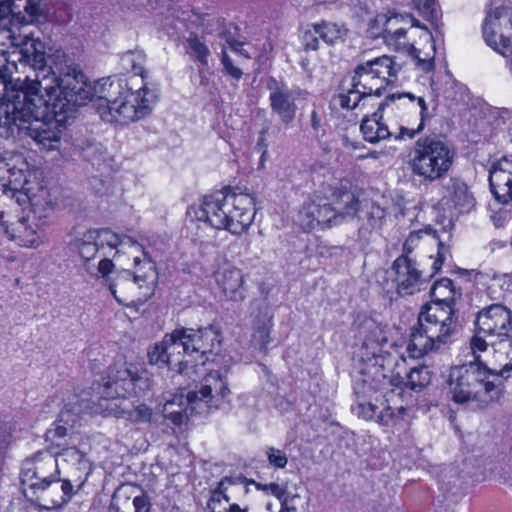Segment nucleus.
<instances>
[{
	"label": "nucleus",
	"mask_w": 512,
	"mask_h": 512,
	"mask_svg": "<svg viewBox=\"0 0 512 512\" xmlns=\"http://www.w3.org/2000/svg\"><path fill=\"white\" fill-rule=\"evenodd\" d=\"M233 208L230 209L226 230L233 235L243 234L252 224L255 216L254 197L247 193L233 194Z\"/></svg>",
	"instance_id": "nucleus-20"
},
{
	"label": "nucleus",
	"mask_w": 512,
	"mask_h": 512,
	"mask_svg": "<svg viewBox=\"0 0 512 512\" xmlns=\"http://www.w3.org/2000/svg\"><path fill=\"white\" fill-rule=\"evenodd\" d=\"M88 240H97V243L102 249L104 246H108L113 249L120 243L119 236L109 229H90L88 230Z\"/></svg>",
	"instance_id": "nucleus-41"
},
{
	"label": "nucleus",
	"mask_w": 512,
	"mask_h": 512,
	"mask_svg": "<svg viewBox=\"0 0 512 512\" xmlns=\"http://www.w3.org/2000/svg\"><path fill=\"white\" fill-rule=\"evenodd\" d=\"M0 166V169L3 168L5 172L15 176L14 179H9L8 182L0 177V195L14 199L19 206H25L29 202V196L25 188L27 183L25 176L20 171L17 173L11 172L10 169L6 168L7 164H4L3 159H0Z\"/></svg>",
	"instance_id": "nucleus-23"
},
{
	"label": "nucleus",
	"mask_w": 512,
	"mask_h": 512,
	"mask_svg": "<svg viewBox=\"0 0 512 512\" xmlns=\"http://www.w3.org/2000/svg\"><path fill=\"white\" fill-rule=\"evenodd\" d=\"M263 490L269 491L273 496L279 499L280 502L287 499H293L296 495L291 496V494L287 491V487L280 486L277 483H270L262 486Z\"/></svg>",
	"instance_id": "nucleus-50"
},
{
	"label": "nucleus",
	"mask_w": 512,
	"mask_h": 512,
	"mask_svg": "<svg viewBox=\"0 0 512 512\" xmlns=\"http://www.w3.org/2000/svg\"><path fill=\"white\" fill-rule=\"evenodd\" d=\"M219 37L225 41L230 49H236V46H243L244 42L237 40L230 30H223L219 33Z\"/></svg>",
	"instance_id": "nucleus-57"
},
{
	"label": "nucleus",
	"mask_w": 512,
	"mask_h": 512,
	"mask_svg": "<svg viewBox=\"0 0 512 512\" xmlns=\"http://www.w3.org/2000/svg\"><path fill=\"white\" fill-rule=\"evenodd\" d=\"M365 63L368 65L367 69L372 73V78L381 79L386 84H389V78L395 77L401 69V66L392 57L386 55Z\"/></svg>",
	"instance_id": "nucleus-27"
},
{
	"label": "nucleus",
	"mask_w": 512,
	"mask_h": 512,
	"mask_svg": "<svg viewBox=\"0 0 512 512\" xmlns=\"http://www.w3.org/2000/svg\"><path fill=\"white\" fill-rule=\"evenodd\" d=\"M385 382H386V376L384 374H381L380 377H378L377 379H373L371 382H369L368 379H363V383L368 384L369 387H371L373 389L379 388L380 386L384 385Z\"/></svg>",
	"instance_id": "nucleus-63"
},
{
	"label": "nucleus",
	"mask_w": 512,
	"mask_h": 512,
	"mask_svg": "<svg viewBox=\"0 0 512 512\" xmlns=\"http://www.w3.org/2000/svg\"><path fill=\"white\" fill-rule=\"evenodd\" d=\"M158 99V90L149 88L146 82L137 90H126L125 96L110 110H101L102 120L121 125L138 121L152 111L153 105Z\"/></svg>",
	"instance_id": "nucleus-10"
},
{
	"label": "nucleus",
	"mask_w": 512,
	"mask_h": 512,
	"mask_svg": "<svg viewBox=\"0 0 512 512\" xmlns=\"http://www.w3.org/2000/svg\"><path fill=\"white\" fill-rule=\"evenodd\" d=\"M490 190L500 203L512 201V156H503L489 172Z\"/></svg>",
	"instance_id": "nucleus-21"
},
{
	"label": "nucleus",
	"mask_w": 512,
	"mask_h": 512,
	"mask_svg": "<svg viewBox=\"0 0 512 512\" xmlns=\"http://www.w3.org/2000/svg\"><path fill=\"white\" fill-rule=\"evenodd\" d=\"M426 232L432 233L433 238L438 240V252H437V259L433 262L432 268L434 270V273H437L440 269L442 264L445 262V260L450 257V249L449 246L446 245L438 236L437 231L432 230L431 228L427 229Z\"/></svg>",
	"instance_id": "nucleus-44"
},
{
	"label": "nucleus",
	"mask_w": 512,
	"mask_h": 512,
	"mask_svg": "<svg viewBox=\"0 0 512 512\" xmlns=\"http://www.w3.org/2000/svg\"><path fill=\"white\" fill-rule=\"evenodd\" d=\"M271 319L268 308L264 307V312L260 313L253 322V341L259 345L261 351H265L270 342Z\"/></svg>",
	"instance_id": "nucleus-30"
},
{
	"label": "nucleus",
	"mask_w": 512,
	"mask_h": 512,
	"mask_svg": "<svg viewBox=\"0 0 512 512\" xmlns=\"http://www.w3.org/2000/svg\"><path fill=\"white\" fill-rule=\"evenodd\" d=\"M316 34L317 33H315V30L314 31L307 30V31L303 32L302 44H303L305 50L315 51L318 49L319 41H318V38L316 37Z\"/></svg>",
	"instance_id": "nucleus-52"
},
{
	"label": "nucleus",
	"mask_w": 512,
	"mask_h": 512,
	"mask_svg": "<svg viewBox=\"0 0 512 512\" xmlns=\"http://www.w3.org/2000/svg\"><path fill=\"white\" fill-rule=\"evenodd\" d=\"M81 406L77 403H67L58 416L59 423H63L70 430L76 429L80 426L81 421Z\"/></svg>",
	"instance_id": "nucleus-39"
},
{
	"label": "nucleus",
	"mask_w": 512,
	"mask_h": 512,
	"mask_svg": "<svg viewBox=\"0 0 512 512\" xmlns=\"http://www.w3.org/2000/svg\"><path fill=\"white\" fill-rule=\"evenodd\" d=\"M152 409L145 404H140L129 412V418L135 423H147L151 421Z\"/></svg>",
	"instance_id": "nucleus-47"
},
{
	"label": "nucleus",
	"mask_w": 512,
	"mask_h": 512,
	"mask_svg": "<svg viewBox=\"0 0 512 512\" xmlns=\"http://www.w3.org/2000/svg\"><path fill=\"white\" fill-rule=\"evenodd\" d=\"M424 128V123L421 122L416 129H409L406 127H400L399 133L395 135L396 140H403L406 137L409 139L414 138Z\"/></svg>",
	"instance_id": "nucleus-56"
},
{
	"label": "nucleus",
	"mask_w": 512,
	"mask_h": 512,
	"mask_svg": "<svg viewBox=\"0 0 512 512\" xmlns=\"http://www.w3.org/2000/svg\"><path fill=\"white\" fill-rule=\"evenodd\" d=\"M223 497L224 494L217 496L215 492H211V497L207 504L211 512H221L223 510V508H221Z\"/></svg>",
	"instance_id": "nucleus-59"
},
{
	"label": "nucleus",
	"mask_w": 512,
	"mask_h": 512,
	"mask_svg": "<svg viewBox=\"0 0 512 512\" xmlns=\"http://www.w3.org/2000/svg\"><path fill=\"white\" fill-rule=\"evenodd\" d=\"M216 282L221 287L225 296L232 301H242L245 298L243 293V274L235 267H225L216 274Z\"/></svg>",
	"instance_id": "nucleus-22"
},
{
	"label": "nucleus",
	"mask_w": 512,
	"mask_h": 512,
	"mask_svg": "<svg viewBox=\"0 0 512 512\" xmlns=\"http://www.w3.org/2000/svg\"><path fill=\"white\" fill-rule=\"evenodd\" d=\"M3 217H4V213L1 212L0 213V228L3 230V232L7 235V237L10 240H12V241L18 240V243L23 246H34V245L38 244L37 239L34 236L35 231L32 228L27 227L26 221L24 218L20 219L17 222V227L14 228L13 231L11 232L9 230L8 225H6L4 223V221L2 220Z\"/></svg>",
	"instance_id": "nucleus-28"
},
{
	"label": "nucleus",
	"mask_w": 512,
	"mask_h": 512,
	"mask_svg": "<svg viewBox=\"0 0 512 512\" xmlns=\"http://www.w3.org/2000/svg\"><path fill=\"white\" fill-rule=\"evenodd\" d=\"M377 134H379V136H377V142L388 139L392 136V133L384 123H379V130L377 131Z\"/></svg>",
	"instance_id": "nucleus-62"
},
{
	"label": "nucleus",
	"mask_w": 512,
	"mask_h": 512,
	"mask_svg": "<svg viewBox=\"0 0 512 512\" xmlns=\"http://www.w3.org/2000/svg\"><path fill=\"white\" fill-rule=\"evenodd\" d=\"M475 327L476 333L470 341L472 353L486 351L485 337H489L504 371H512V311L500 303L484 307L476 314Z\"/></svg>",
	"instance_id": "nucleus-6"
},
{
	"label": "nucleus",
	"mask_w": 512,
	"mask_h": 512,
	"mask_svg": "<svg viewBox=\"0 0 512 512\" xmlns=\"http://www.w3.org/2000/svg\"><path fill=\"white\" fill-rule=\"evenodd\" d=\"M220 61L223 66V71L226 75L230 76L235 81H239L242 78V69L234 65L233 60L230 58L225 48H222L221 50Z\"/></svg>",
	"instance_id": "nucleus-45"
},
{
	"label": "nucleus",
	"mask_w": 512,
	"mask_h": 512,
	"mask_svg": "<svg viewBox=\"0 0 512 512\" xmlns=\"http://www.w3.org/2000/svg\"><path fill=\"white\" fill-rule=\"evenodd\" d=\"M311 127L314 131H318L321 126V118L318 115L317 111L313 110L311 113V119H310Z\"/></svg>",
	"instance_id": "nucleus-64"
},
{
	"label": "nucleus",
	"mask_w": 512,
	"mask_h": 512,
	"mask_svg": "<svg viewBox=\"0 0 512 512\" xmlns=\"http://www.w3.org/2000/svg\"><path fill=\"white\" fill-rule=\"evenodd\" d=\"M430 381L431 372L426 365L413 367L407 375V386L414 391H421Z\"/></svg>",
	"instance_id": "nucleus-38"
},
{
	"label": "nucleus",
	"mask_w": 512,
	"mask_h": 512,
	"mask_svg": "<svg viewBox=\"0 0 512 512\" xmlns=\"http://www.w3.org/2000/svg\"><path fill=\"white\" fill-rule=\"evenodd\" d=\"M148 387V378L139 374L135 366L115 365L109 369L108 379L103 383L101 395L107 399L126 397L137 395Z\"/></svg>",
	"instance_id": "nucleus-13"
},
{
	"label": "nucleus",
	"mask_w": 512,
	"mask_h": 512,
	"mask_svg": "<svg viewBox=\"0 0 512 512\" xmlns=\"http://www.w3.org/2000/svg\"><path fill=\"white\" fill-rule=\"evenodd\" d=\"M269 90V102L272 112L280 118L282 124L288 126L291 124L297 112L295 96L288 86L270 77L267 82Z\"/></svg>",
	"instance_id": "nucleus-18"
},
{
	"label": "nucleus",
	"mask_w": 512,
	"mask_h": 512,
	"mask_svg": "<svg viewBox=\"0 0 512 512\" xmlns=\"http://www.w3.org/2000/svg\"><path fill=\"white\" fill-rule=\"evenodd\" d=\"M126 90H131L128 87L127 80L121 77H114L113 80H111V87L109 95L106 97L105 104L100 103L97 107L98 113L100 114V108L101 110H110V106H115L119 103L125 96Z\"/></svg>",
	"instance_id": "nucleus-35"
},
{
	"label": "nucleus",
	"mask_w": 512,
	"mask_h": 512,
	"mask_svg": "<svg viewBox=\"0 0 512 512\" xmlns=\"http://www.w3.org/2000/svg\"><path fill=\"white\" fill-rule=\"evenodd\" d=\"M12 15L16 18L15 11L12 9L10 0H0V17Z\"/></svg>",
	"instance_id": "nucleus-61"
},
{
	"label": "nucleus",
	"mask_w": 512,
	"mask_h": 512,
	"mask_svg": "<svg viewBox=\"0 0 512 512\" xmlns=\"http://www.w3.org/2000/svg\"><path fill=\"white\" fill-rule=\"evenodd\" d=\"M360 129L364 135L365 140L370 143H377V131L379 130V123L376 120H365L363 119L360 125Z\"/></svg>",
	"instance_id": "nucleus-48"
},
{
	"label": "nucleus",
	"mask_w": 512,
	"mask_h": 512,
	"mask_svg": "<svg viewBox=\"0 0 512 512\" xmlns=\"http://www.w3.org/2000/svg\"><path fill=\"white\" fill-rule=\"evenodd\" d=\"M56 456H62L64 461L74 468L75 477L80 480V487L88 479L93 471L92 462L87 454L77 449L75 446L63 447L60 451L55 452Z\"/></svg>",
	"instance_id": "nucleus-24"
},
{
	"label": "nucleus",
	"mask_w": 512,
	"mask_h": 512,
	"mask_svg": "<svg viewBox=\"0 0 512 512\" xmlns=\"http://www.w3.org/2000/svg\"><path fill=\"white\" fill-rule=\"evenodd\" d=\"M146 55L141 49L128 50L120 56V66L123 71L131 72L134 75L141 76L142 80L146 79V71L144 69V62Z\"/></svg>",
	"instance_id": "nucleus-31"
},
{
	"label": "nucleus",
	"mask_w": 512,
	"mask_h": 512,
	"mask_svg": "<svg viewBox=\"0 0 512 512\" xmlns=\"http://www.w3.org/2000/svg\"><path fill=\"white\" fill-rule=\"evenodd\" d=\"M266 454L268 461L272 466L276 468H284L287 465V456L281 450L269 447Z\"/></svg>",
	"instance_id": "nucleus-49"
},
{
	"label": "nucleus",
	"mask_w": 512,
	"mask_h": 512,
	"mask_svg": "<svg viewBox=\"0 0 512 512\" xmlns=\"http://www.w3.org/2000/svg\"><path fill=\"white\" fill-rule=\"evenodd\" d=\"M405 411L403 406L399 407L397 412H395L392 407L386 406L378 414L377 422L382 426H389L393 424L397 418H402Z\"/></svg>",
	"instance_id": "nucleus-46"
},
{
	"label": "nucleus",
	"mask_w": 512,
	"mask_h": 512,
	"mask_svg": "<svg viewBox=\"0 0 512 512\" xmlns=\"http://www.w3.org/2000/svg\"><path fill=\"white\" fill-rule=\"evenodd\" d=\"M69 432H72V430H70L63 423H59V420L57 419L54 422V427L47 430L46 438L51 441H54L56 439H63L65 436L69 435Z\"/></svg>",
	"instance_id": "nucleus-51"
},
{
	"label": "nucleus",
	"mask_w": 512,
	"mask_h": 512,
	"mask_svg": "<svg viewBox=\"0 0 512 512\" xmlns=\"http://www.w3.org/2000/svg\"><path fill=\"white\" fill-rule=\"evenodd\" d=\"M175 405L174 401L167 402L164 406V416L166 419L170 420L174 425L181 426L185 423L191 415L194 413H203V411L199 408L191 412L190 403L186 398V406L185 408H181L179 410H174L173 407Z\"/></svg>",
	"instance_id": "nucleus-37"
},
{
	"label": "nucleus",
	"mask_w": 512,
	"mask_h": 512,
	"mask_svg": "<svg viewBox=\"0 0 512 512\" xmlns=\"http://www.w3.org/2000/svg\"><path fill=\"white\" fill-rule=\"evenodd\" d=\"M149 362L171 371L183 373L189 363L193 362L189 354V345L184 340V331L176 328L166 334L162 341L155 343L148 351Z\"/></svg>",
	"instance_id": "nucleus-11"
},
{
	"label": "nucleus",
	"mask_w": 512,
	"mask_h": 512,
	"mask_svg": "<svg viewBox=\"0 0 512 512\" xmlns=\"http://www.w3.org/2000/svg\"><path fill=\"white\" fill-rule=\"evenodd\" d=\"M499 18H500V11L499 9H496L493 12H489L484 20L483 23V37L488 46H490L493 50L498 52L499 54L506 56L505 50L510 46L511 41L508 37L500 35V46L497 43L495 36H496V29L499 26Z\"/></svg>",
	"instance_id": "nucleus-25"
},
{
	"label": "nucleus",
	"mask_w": 512,
	"mask_h": 512,
	"mask_svg": "<svg viewBox=\"0 0 512 512\" xmlns=\"http://www.w3.org/2000/svg\"><path fill=\"white\" fill-rule=\"evenodd\" d=\"M359 210V200L351 191L338 190L331 200L317 196L305 201L298 212L297 222L306 231L324 230L339 225Z\"/></svg>",
	"instance_id": "nucleus-7"
},
{
	"label": "nucleus",
	"mask_w": 512,
	"mask_h": 512,
	"mask_svg": "<svg viewBox=\"0 0 512 512\" xmlns=\"http://www.w3.org/2000/svg\"><path fill=\"white\" fill-rule=\"evenodd\" d=\"M113 78H103L92 85L87 82L83 72L73 66L66 78L60 80L62 87L51 102L49 124L61 129L62 135L65 122L74 116L78 107L90 101H94L96 107L100 103L105 104Z\"/></svg>",
	"instance_id": "nucleus-5"
},
{
	"label": "nucleus",
	"mask_w": 512,
	"mask_h": 512,
	"mask_svg": "<svg viewBox=\"0 0 512 512\" xmlns=\"http://www.w3.org/2000/svg\"><path fill=\"white\" fill-rule=\"evenodd\" d=\"M181 330L184 331V340L189 345L190 358L195 362L201 360L204 364L209 359L208 354H212L221 345V333L213 325L199 329L181 327Z\"/></svg>",
	"instance_id": "nucleus-16"
},
{
	"label": "nucleus",
	"mask_w": 512,
	"mask_h": 512,
	"mask_svg": "<svg viewBox=\"0 0 512 512\" xmlns=\"http://www.w3.org/2000/svg\"><path fill=\"white\" fill-rule=\"evenodd\" d=\"M11 433L7 428H0V460L4 457L11 444Z\"/></svg>",
	"instance_id": "nucleus-55"
},
{
	"label": "nucleus",
	"mask_w": 512,
	"mask_h": 512,
	"mask_svg": "<svg viewBox=\"0 0 512 512\" xmlns=\"http://www.w3.org/2000/svg\"><path fill=\"white\" fill-rule=\"evenodd\" d=\"M234 191L225 188L211 195H206L200 207L195 211L198 221H203L218 230H226L230 209L233 208L232 201Z\"/></svg>",
	"instance_id": "nucleus-15"
},
{
	"label": "nucleus",
	"mask_w": 512,
	"mask_h": 512,
	"mask_svg": "<svg viewBox=\"0 0 512 512\" xmlns=\"http://www.w3.org/2000/svg\"><path fill=\"white\" fill-rule=\"evenodd\" d=\"M421 231L411 232L408 238L405 240L403 244V254L402 255H410L413 250V245L420 239Z\"/></svg>",
	"instance_id": "nucleus-58"
},
{
	"label": "nucleus",
	"mask_w": 512,
	"mask_h": 512,
	"mask_svg": "<svg viewBox=\"0 0 512 512\" xmlns=\"http://www.w3.org/2000/svg\"><path fill=\"white\" fill-rule=\"evenodd\" d=\"M315 33L327 44L334 45L339 41H343L347 34V29L344 26H339L336 23L322 21L318 24H313Z\"/></svg>",
	"instance_id": "nucleus-34"
},
{
	"label": "nucleus",
	"mask_w": 512,
	"mask_h": 512,
	"mask_svg": "<svg viewBox=\"0 0 512 512\" xmlns=\"http://www.w3.org/2000/svg\"><path fill=\"white\" fill-rule=\"evenodd\" d=\"M417 7L421 15L431 24L438 25L439 11L436 7L435 0H419Z\"/></svg>",
	"instance_id": "nucleus-43"
},
{
	"label": "nucleus",
	"mask_w": 512,
	"mask_h": 512,
	"mask_svg": "<svg viewBox=\"0 0 512 512\" xmlns=\"http://www.w3.org/2000/svg\"><path fill=\"white\" fill-rule=\"evenodd\" d=\"M21 482L34 490H46L51 485L49 477H40L38 467L32 461H26L21 471Z\"/></svg>",
	"instance_id": "nucleus-33"
},
{
	"label": "nucleus",
	"mask_w": 512,
	"mask_h": 512,
	"mask_svg": "<svg viewBox=\"0 0 512 512\" xmlns=\"http://www.w3.org/2000/svg\"><path fill=\"white\" fill-rule=\"evenodd\" d=\"M133 506L135 512H150L151 510L150 499L145 493L134 497Z\"/></svg>",
	"instance_id": "nucleus-53"
},
{
	"label": "nucleus",
	"mask_w": 512,
	"mask_h": 512,
	"mask_svg": "<svg viewBox=\"0 0 512 512\" xmlns=\"http://www.w3.org/2000/svg\"><path fill=\"white\" fill-rule=\"evenodd\" d=\"M391 269L394 272L393 282L401 296L413 295L426 284L417 263L408 255H400L395 259Z\"/></svg>",
	"instance_id": "nucleus-17"
},
{
	"label": "nucleus",
	"mask_w": 512,
	"mask_h": 512,
	"mask_svg": "<svg viewBox=\"0 0 512 512\" xmlns=\"http://www.w3.org/2000/svg\"><path fill=\"white\" fill-rule=\"evenodd\" d=\"M431 305H424L411 329L408 350L421 357L440 348L457 329V316L451 306L455 287L449 278L436 281L430 289Z\"/></svg>",
	"instance_id": "nucleus-2"
},
{
	"label": "nucleus",
	"mask_w": 512,
	"mask_h": 512,
	"mask_svg": "<svg viewBox=\"0 0 512 512\" xmlns=\"http://www.w3.org/2000/svg\"><path fill=\"white\" fill-rule=\"evenodd\" d=\"M449 188L452 189V200L455 206L465 210H469L474 206V198L464 182L458 179H451Z\"/></svg>",
	"instance_id": "nucleus-36"
},
{
	"label": "nucleus",
	"mask_w": 512,
	"mask_h": 512,
	"mask_svg": "<svg viewBox=\"0 0 512 512\" xmlns=\"http://www.w3.org/2000/svg\"><path fill=\"white\" fill-rule=\"evenodd\" d=\"M11 85V80L7 81L5 78H0V108L12 103L7 96ZM2 112L1 110L0 127L6 130L7 138L11 137L18 140L31 138L46 150H54L59 147V131L52 128L44 130L43 127L34 125V114L28 105H25L23 109H13V111L9 109L7 117Z\"/></svg>",
	"instance_id": "nucleus-8"
},
{
	"label": "nucleus",
	"mask_w": 512,
	"mask_h": 512,
	"mask_svg": "<svg viewBox=\"0 0 512 512\" xmlns=\"http://www.w3.org/2000/svg\"><path fill=\"white\" fill-rule=\"evenodd\" d=\"M401 20L407 19L411 22L412 27H420L426 31V40L431 42L430 51L424 54V57L420 56V50H418L413 44L406 41V30L404 28H398L391 32L387 28L385 29L384 39L388 46L392 47L397 51L407 52L412 59L416 60V65L425 72H429L434 68V56H435V40L433 35L428 31L427 27L421 25L420 21L408 14L405 17L400 16Z\"/></svg>",
	"instance_id": "nucleus-14"
},
{
	"label": "nucleus",
	"mask_w": 512,
	"mask_h": 512,
	"mask_svg": "<svg viewBox=\"0 0 512 512\" xmlns=\"http://www.w3.org/2000/svg\"><path fill=\"white\" fill-rule=\"evenodd\" d=\"M16 18L23 23H42L44 14L40 0H10Z\"/></svg>",
	"instance_id": "nucleus-26"
},
{
	"label": "nucleus",
	"mask_w": 512,
	"mask_h": 512,
	"mask_svg": "<svg viewBox=\"0 0 512 512\" xmlns=\"http://www.w3.org/2000/svg\"><path fill=\"white\" fill-rule=\"evenodd\" d=\"M367 68L368 65L366 63L360 64L355 68L354 74L351 77V87L347 89L346 93L342 92L338 96L341 108L353 110L363 98L372 95L374 86L372 82L376 78H372V73Z\"/></svg>",
	"instance_id": "nucleus-19"
},
{
	"label": "nucleus",
	"mask_w": 512,
	"mask_h": 512,
	"mask_svg": "<svg viewBox=\"0 0 512 512\" xmlns=\"http://www.w3.org/2000/svg\"><path fill=\"white\" fill-rule=\"evenodd\" d=\"M44 17L43 22L46 21H55L59 24H64L69 22L72 19V14L70 8L66 4H59L53 6L44 5Z\"/></svg>",
	"instance_id": "nucleus-40"
},
{
	"label": "nucleus",
	"mask_w": 512,
	"mask_h": 512,
	"mask_svg": "<svg viewBox=\"0 0 512 512\" xmlns=\"http://www.w3.org/2000/svg\"><path fill=\"white\" fill-rule=\"evenodd\" d=\"M51 485L47 489L49 494H55L51 499V507L59 508L68 503L74 494L73 485L70 480H60L56 476H49Z\"/></svg>",
	"instance_id": "nucleus-29"
},
{
	"label": "nucleus",
	"mask_w": 512,
	"mask_h": 512,
	"mask_svg": "<svg viewBox=\"0 0 512 512\" xmlns=\"http://www.w3.org/2000/svg\"><path fill=\"white\" fill-rule=\"evenodd\" d=\"M188 45L191 49L192 56H194L203 67H207L208 56L210 54L209 48L196 37L188 39Z\"/></svg>",
	"instance_id": "nucleus-42"
},
{
	"label": "nucleus",
	"mask_w": 512,
	"mask_h": 512,
	"mask_svg": "<svg viewBox=\"0 0 512 512\" xmlns=\"http://www.w3.org/2000/svg\"><path fill=\"white\" fill-rule=\"evenodd\" d=\"M230 389L228 381L219 371L209 372L202 380L198 389L187 394L191 412L197 408L203 412H211L221 409L228 402Z\"/></svg>",
	"instance_id": "nucleus-12"
},
{
	"label": "nucleus",
	"mask_w": 512,
	"mask_h": 512,
	"mask_svg": "<svg viewBox=\"0 0 512 512\" xmlns=\"http://www.w3.org/2000/svg\"><path fill=\"white\" fill-rule=\"evenodd\" d=\"M358 408L360 409L361 415L366 420L372 419L375 416L377 410V406L372 403H359Z\"/></svg>",
	"instance_id": "nucleus-60"
},
{
	"label": "nucleus",
	"mask_w": 512,
	"mask_h": 512,
	"mask_svg": "<svg viewBox=\"0 0 512 512\" xmlns=\"http://www.w3.org/2000/svg\"><path fill=\"white\" fill-rule=\"evenodd\" d=\"M17 46L20 47L19 61L29 65L36 72L35 79H10L12 85L8 92V99L12 101L8 106H2L0 111L8 115L9 109H23L28 105L34 114L36 126L52 128L59 131V142L61 141V129L52 127L49 124L50 107L53 98L57 96L62 84L60 80L70 73L73 65L60 61L65 57L64 52L56 51L52 57L47 55L46 45L40 38L35 37L32 32L18 37Z\"/></svg>",
	"instance_id": "nucleus-1"
},
{
	"label": "nucleus",
	"mask_w": 512,
	"mask_h": 512,
	"mask_svg": "<svg viewBox=\"0 0 512 512\" xmlns=\"http://www.w3.org/2000/svg\"><path fill=\"white\" fill-rule=\"evenodd\" d=\"M386 211L379 204L372 203L365 211L363 221H366L359 228V234L366 236L373 230H379L384 224Z\"/></svg>",
	"instance_id": "nucleus-32"
},
{
	"label": "nucleus",
	"mask_w": 512,
	"mask_h": 512,
	"mask_svg": "<svg viewBox=\"0 0 512 512\" xmlns=\"http://www.w3.org/2000/svg\"><path fill=\"white\" fill-rule=\"evenodd\" d=\"M453 161L454 151L448 143L436 136H425L415 142L410 165L414 175L434 182L447 174Z\"/></svg>",
	"instance_id": "nucleus-9"
},
{
	"label": "nucleus",
	"mask_w": 512,
	"mask_h": 512,
	"mask_svg": "<svg viewBox=\"0 0 512 512\" xmlns=\"http://www.w3.org/2000/svg\"><path fill=\"white\" fill-rule=\"evenodd\" d=\"M87 237L88 231L78 240L79 255L86 264V271L94 277L102 278L104 285L108 287L117 302L124 303V299L118 296V291L122 292L127 286L131 285H138L140 289H146L143 293L144 301L151 298L154 294L157 273L155 264L150 258H147L146 255H144L143 260L135 257L134 264L137 270L134 274L129 270L114 272V264L108 258H103L97 267H90L88 262L96 256L100 247L96 239L88 240Z\"/></svg>",
	"instance_id": "nucleus-4"
},
{
	"label": "nucleus",
	"mask_w": 512,
	"mask_h": 512,
	"mask_svg": "<svg viewBox=\"0 0 512 512\" xmlns=\"http://www.w3.org/2000/svg\"><path fill=\"white\" fill-rule=\"evenodd\" d=\"M396 99L395 94L389 95L383 102L379 104L378 109L369 117H365V120H376L378 123H382V112L385 107L389 104V102H393Z\"/></svg>",
	"instance_id": "nucleus-54"
},
{
	"label": "nucleus",
	"mask_w": 512,
	"mask_h": 512,
	"mask_svg": "<svg viewBox=\"0 0 512 512\" xmlns=\"http://www.w3.org/2000/svg\"><path fill=\"white\" fill-rule=\"evenodd\" d=\"M474 355V361L451 368L447 380L448 395L457 404L475 403L480 410H485L497 404L505 394V380L511 371L491 369L479 355Z\"/></svg>",
	"instance_id": "nucleus-3"
}]
</instances>
